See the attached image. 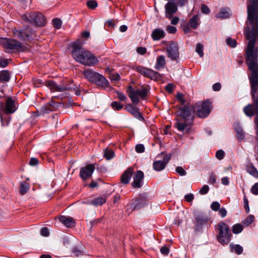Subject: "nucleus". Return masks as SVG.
Here are the masks:
<instances>
[{"label":"nucleus","mask_w":258,"mask_h":258,"mask_svg":"<svg viewBox=\"0 0 258 258\" xmlns=\"http://www.w3.org/2000/svg\"><path fill=\"white\" fill-rule=\"evenodd\" d=\"M184 199L186 202H191L193 201L194 199V195H192V194L186 195L184 196Z\"/></svg>","instance_id":"61"},{"label":"nucleus","mask_w":258,"mask_h":258,"mask_svg":"<svg viewBox=\"0 0 258 258\" xmlns=\"http://www.w3.org/2000/svg\"><path fill=\"white\" fill-rule=\"evenodd\" d=\"M29 189V184L25 181L22 182L20 187V192L22 195L25 194Z\"/></svg>","instance_id":"36"},{"label":"nucleus","mask_w":258,"mask_h":258,"mask_svg":"<svg viewBox=\"0 0 258 258\" xmlns=\"http://www.w3.org/2000/svg\"><path fill=\"white\" fill-rule=\"evenodd\" d=\"M171 154H166L163 158V160H157L155 161L153 164V167L154 170L157 171H161L163 170L168 162L170 160Z\"/></svg>","instance_id":"16"},{"label":"nucleus","mask_w":258,"mask_h":258,"mask_svg":"<svg viewBox=\"0 0 258 258\" xmlns=\"http://www.w3.org/2000/svg\"><path fill=\"white\" fill-rule=\"evenodd\" d=\"M133 168L131 167L126 170L120 177L121 182L125 184L128 183L133 175Z\"/></svg>","instance_id":"23"},{"label":"nucleus","mask_w":258,"mask_h":258,"mask_svg":"<svg viewBox=\"0 0 258 258\" xmlns=\"http://www.w3.org/2000/svg\"><path fill=\"white\" fill-rule=\"evenodd\" d=\"M51 99H53V98H51ZM61 103L60 102L55 101L51 99L49 103L46 104L41 107V112L43 114L48 113L50 111L57 109L58 107L61 105Z\"/></svg>","instance_id":"19"},{"label":"nucleus","mask_w":258,"mask_h":258,"mask_svg":"<svg viewBox=\"0 0 258 258\" xmlns=\"http://www.w3.org/2000/svg\"><path fill=\"white\" fill-rule=\"evenodd\" d=\"M230 250L232 252H234L235 253L238 255L241 254L243 250V247L239 244L234 245L233 244L231 243L230 244Z\"/></svg>","instance_id":"32"},{"label":"nucleus","mask_w":258,"mask_h":258,"mask_svg":"<svg viewBox=\"0 0 258 258\" xmlns=\"http://www.w3.org/2000/svg\"><path fill=\"white\" fill-rule=\"evenodd\" d=\"M144 177V173L141 170H138L135 172L134 176V181L132 182V186L134 188H140L142 187L143 179Z\"/></svg>","instance_id":"20"},{"label":"nucleus","mask_w":258,"mask_h":258,"mask_svg":"<svg viewBox=\"0 0 258 258\" xmlns=\"http://www.w3.org/2000/svg\"><path fill=\"white\" fill-rule=\"evenodd\" d=\"M39 160L36 158H31L29 161V164L31 166H35L38 164Z\"/></svg>","instance_id":"64"},{"label":"nucleus","mask_w":258,"mask_h":258,"mask_svg":"<svg viewBox=\"0 0 258 258\" xmlns=\"http://www.w3.org/2000/svg\"><path fill=\"white\" fill-rule=\"evenodd\" d=\"M166 16L168 19H171L173 14L177 10V6L173 3L168 2L165 6Z\"/></svg>","instance_id":"21"},{"label":"nucleus","mask_w":258,"mask_h":258,"mask_svg":"<svg viewBox=\"0 0 258 258\" xmlns=\"http://www.w3.org/2000/svg\"><path fill=\"white\" fill-rule=\"evenodd\" d=\"M137 52L141 55L145 54L147 52V49L144 47H139L137 48Z\"/></svg>","instance_id":"60"},{"label":"nucleus","mask_w":258,"mask_h":258,"mask_svg":"<svg viewBox=\"0 0 258 258\" xmlns=\"http://www.w3.org/2000/svg\"><path fill=\"white\" fill-rule=\"evenodd\" d=\"M41 235L43 236L47 237L49 234L48 229L47 227H43L40 231Z\"/></svg>","instance_id":"56"},{"label":"nucleus","mask_w":258,"mask_h":258,"mask_svg":"<svg viewBox=\"0 0 258 258\" xmlns=\"http://www.w3.org/2000/svg\"><path fill=\"white\" fill-rule=\"evenodd\" d=\"M106 202V198L105 197H101L97 198H95L94 200H92L90 202L91 205H93L95 207H97L98 206H102Z\"/></svg>","instance_id":"29"},{"label":"nucleus","mask_w":258,"mask_h":258,"mask_svg":"<svg viewBox=\"0 0 258 258\" xmlns=\"http://www.w3.org/2000/svg\"><path fill=\"white\" fill-rule=\"evenodd\" d=\"M165 64V56L163 55H160L157 58L156 63L155 65V69L156 70H160L163 68Z\"/></svg>","instance_id":"28"},{"label":"nucleus","mask_w":258,"mask_h":258,"mask_svg":"<svg viewBox=\"0 0 258 258\" xmlns=\"http://www.w3.org/2000/svg\"><path fill=\"white\" fill-rule=\"evenodd\" d=\"M137 71L141 74L149 78L151 76L152 70L139 66L137 68Z\"/></svg>","instance_id":"31"},{"label":"nucleus","mask_w":258,"mask_h":258,"mask_svg":"<svg viewBox=\"0 0 258 258\" xmlns=\"http://www.w3.org/2000/svg\"><path fill=\"white\" fill-rule=\"evenodd\" d=\"M230 16V14L228 10L222 9L216 15V17L220 19L227 18Z\"/></svg>","instance_id":"37"},{"label":"nucleus","mask_w":258,"mask_h":258,"mask_svg":"<svg viewBox=\"0 0 258 258\" xmlns=\"http://www.w3.org/2000/svg\"><path fill=\"white\" fill-rule=\"evenodd\" d=\"M135 150L137 153H142L145 151V147L143 144H137L136 146Z\"/></svg>","instance_id":"51"},{"label":"nucleus","mask_w":258,"mask_h":258,"mask_svg":"<svg viewBox=\"0 0 258 258\" xmlns=\"http://www.w3.org/2000/svg\"><path fill=\"white\" fill-rule=\"evenodd\" d=\"M191 123H188L184 120L177 117L176 121L174 124V127L179 131L183 132L186 129L188 131L189 129L188 126Z\"/></svg>","instance_id":"22"},{"label":"nucleus","mask_w":258,"mask_h":258,"mask_svg":"<svg viewBox=\"0 0 258 258\" xmlns=\"http://www.w3.org/2000/svg\"><path fill=\"white\" fill-rule=\"evenodd\" d=\"M220 208V204L218 202H213L211 205V208L213 211H218Z\"/></svg>","instance_id":"49"},{"label":"nucleus","mask_w":258,"mask_h":258,"mask_svg":"<svg viewBox=\"0 0 258 258\" xmlns=\"http://www.w3.org/2000/svg\"><path fill=\"white\" fill-rule=\"evenodd\" d=\"M103 220V218H100L98 219H96L93 221L90 222V229L91 230L94 225H96L100 223Z\"/></svg>","instance_id":"50"},{"label":"nucleus","mask_w":258,"mask_h":258,"mask_svg":"<svg viewBox=\"0 0 258 258\" xmlns=\"http://www.w3.org/2000/svg\"><path fill=\"white\" fill-rule=\"evenodd\" d=\"M23 18L27 22L38 26H44L46 23L44 16L38 12H30L23 15Z\"/></svg>","instance_id":"10"},{"label":"nucleus","mask_w":258,"mask_h":258,"mask_svg":"<svg viewBox=\"0 0 258 258\" xmlns=\"http://www.w3.org/2000/svg\"><path fill=\"white\" fill-rule=\"evenodd\" d=\"M176 172L181 176H184L186 174L185 170L180 166H178L176 168Z\"/></svg>","instance_id":"53"},{"label":"nucleus","mask_w":258,"mask_h":258,"mask_svg":"<svg viewBox=\"0 0 258 258\" xmlns=\"http://www.w3.org/2000/svg\"><path fill=\"white\" fill-rule=\"evenodd\" d=\"M244 207L246 212L248 213L249 212V208L248 206V201L246 197H244Z\"/></svg>","instance_id":"62"},{"label":"nucleus","mask_w":258,"mask_h":258,"mask_svg":"<svg viewBox=\"0 0 258 258\" xmlns=\"http://www.w3.org/2000/svg\"><path fill=\"white\" fill-rule=\"evenodd\" d=\"M235 131L237 134V139L239 141L244 140V134L242 129L240 127H237L235 128Z\"/></svg>","instance_id":"39"},{"label":"nucleus","mask_w":258,"mask_h":258,"mask_svg":"<svg viewBox=\"0 0 258 258\" xmlns=\"http://www.w3.org/2000/svg\"><path fill=\"white\" fill-rule=\"evenodd\" d=\"M95 168L94 164H88L85 167L81 168L80 171V176L82 180L85 181L91 177Z\"/></svg>","instance_id":"17"},{"label":"nucleus","mask_w":258,"mask_h":258,"mask_svg":"<svg viewBox=\"0 0 258 258\" xmlns=\"http://www.w3.org/2000/svg\"><path fill=\"white\" fill-rule=\"evenodd\" d=\"M148 204V199L146 195H140L138 198L131 201L130 205L132 210H138Z\"/></svg>","instance_id":"14"},{"label":"nucleus","mask_w":258,"mask_h":258,"mask_svg":"<svg viewBox=\"0 0 258 258\" xmlns=\"http://www.w3.org/2000/svg\"><path fill=\"white\" fill-rule=\"evenodd\" d=\"M87 5L90 9H94L97 6V3L95 1L90 0L87 2Z\"/></svg>","instance_id":"48"},{"label":"nucleus","mask_w":258,"mask_h":258,"mask_svg":"<svg viewBox=\"0 0 258 258\" xmlns=\"http://www.w3.org/2000/svg\"><path fill=\"white\" fill-rule=\"evenodd\" d=\"M59 221L67 227H72L75 226V221L73 218L60 216L58 217Z\"/></svg>","instance_id":"24"},{"label":"nucleus","mask_w":258,"mask_h":258,"mask_svg":"<svg viewBox=\"0 0 258 258\" xmlns=\"http://www.w3.org/2000/svg\"><path fill=\"white\" fill-rule=\"evenodd\" d=\"M256 62H247L248 69L251 72L249 77L251 97H255L258 92V72Z\"/></svg>","instance_id":"7"},{"label":"nucleus","mask_w":258,"mask_h":258,"mask_svg":"<svg viewBox=\"0 0 258 258\" xmlns=\"http://www.w3.org/2000/svg\"><path fill=\"white\" fill-rule=\"evenodd\" d=\"M177 118L184 120L188 123H192L195 112L192 105L187 103L182 107H180L176 111Z\"/></svg>","instance_id":"9"},{"label":"nucleus","mask_w":258,"mask_h":258,"mask_svg":"<svg viewBox=\"0 0 258 258\" xmlns=\"http://www.w3.org/2000/svg\"><path fill=\"white\" fill-rule=\"evenodd\" d=\"M216 157L219 160H222L224 157V152L222 150H219L216 153Z\"/></svg>","instance_id":"54"},{"label":"nucleus","mask_w":258,"mask_h":258,"mask_svg":"<svg viewBox=\"0 0 258 258\" xmlns=\"http://www.w3.org/2000/svg\"><path fill=\"white\" fill-rule=\"evenodd\" d=\"M10 79V73L6 70H4L0 73V82H8Z\"/></svg>","instance_id":"33"},{"label":"nucleus","mask_w":258,"mask_h":258,"mask_svg":"<svg viewBox=\"0 0 258 258\" xmlns=\"http://www.w3.org/2000/svg\"><path fill=\"white\" fill-rule=\"evenodd\" d=\"M111 106L114 110L119 111L123 108V104L118 101H113L111 104Z\"/></svg>","instance_id":"41"},{"label":"nucleus","mask_w":258,"mask_h":258,"mask_svg":"<svg viewBox=\"0 0 258 258\" xmlns=\"http://www.w3.org/2000/svg\"><path fill=\"white\" fill-rule=\"evenodd\" d=\"M169 251H170L169 248L166 246H162L160 248L161 253L162 254L165 255H168L169 253Z\"/></svg>","instance_id":"57"},{"label":"nucleus","mask_w":258,"mask_h":258,"mask_svg":"<svg viewBox=\"0 0 258 258\" xmlns=\"http://www.w3.org/2000/svg\"><path fill=\"white\" fill-rule=\"evenodd\" d=\"M0 43L4 48L10 51L13 50L21 52L27 51L29 49V45H23L15 39L3 38L1 39Z\"/></svg>","instance_id":"5"},{"label":"nucleus","mask_w":258,"mask_h":258,"mask_svg":"<svg viewBox=\"0 0 258 258\" xmlns=\"http://www.w3.org/2000/svg\"><path fill=\"white\" fill-rule=\"evenodd\" d=\"M125 109L135 118L141 121L144 120V118L140 112V109L138 106H134L131 103H127L125 106Z\"/></svg>","instance_id":"18"},{"label":"nucleus","mask_w":258,"mask_h":258,"mask_svg":"<svg viewBox=\"0 0 258 258\" xmlns=\"http://www.w3.org/2000/svg\"><path fill=\"white\" fill-rule=\"evenodd\" d=\"M251 192L255 195H258V182L255 183L251 188Z\"/></svg>","instance_id":"59"},{"label":"nucleus","mask_w":258,"mask_h":258,"mask_svg":"<svg viewBox=\"0 0 258 258\" xmlns=\"http://www.w3.org/2000/svg\"><path fill=\"white\" fill-rule=\"evenodd\" d=\"M73 254L75 256L83 255L84 254L83 249L81 246H76L73 248L72 250Z\"/></svg>","instance_id":"34"},{"label":"nucleus","mask_w":258,"mask_h":258,"mask_svg":"<svg viewBox=\"0 0 258 258\" xmlns=\"http://www.w3.org/2000/svg\"><path fill=\"white\" fill-rule=\"evenodd\" d=\"M167 31L169 33L174 34L176 31V28L174 26L169 25L167 27Z\"/></svg>","instance_id":"63"},{"label":"nucleus","mask_w":258,"mask_h":258,"mask_svg":"<svg viewBox=\"0 0 258 258\" xmlns=\"http://www.w3.org/2000/svg\"><path fill=\"white\" fill-rule=\"evenodd\" d=\"M151 36L154 41L159 40L165 37V32L162 29L157 28L153 30Z\"/></svg>","instance_id":"26"},{"label":"nucleus","mask_w":258,"mask_h":258,"mask_svg":"<svg viewBox=\"0 0 258 258\" xmlns=\"http://www.w3.org/2000/svg\"><path fill=\"white\" fill-rule=\"evenodd\" d=\"M195 113L200 118L207 117L211 112L212 107L211 102L209 99L204 102L199 101L192 105Z\"/></svg>","instance_id":"8"},{"label":"nucleus","mask_w":258,"mask_h":258,"mask_svg":"<svg viewBox=\"0 0 258 258\" xmlns=\"http://www.w3.org/2000/svg\"><path fill=\"white\" fill-rule=\"evenodd\" d=\"M250 2L253 5L247 6V18L252 29L246 33V37L249 41L245 52L247 62L257 61L258 56L257 48L254 47L258 35V0Z\"/></svg>","instance_id":"1"},{"label":"nucleus","mask_w":258,"mask_h":258,"mask_svg":"<svg viewBox=\"0 0 258 258\" xmlns=\"http://www.w3.org/2000/svg\"><path fill=\"white\" fill-rule=\"evenodd\" d=\"M149 78L153 80H160L161 79V76L158 72L152 70L151 76Z\"/></svg>","instance_id":"42"},{"label":"nucleus","mask_w":258,"mask_h":258,"mask_svg":"<svg viewBox=\"0 0 258 258\" xmlns=\"http://www.w3.org/2000/svg\"><path fill=\"white\" fill-rule=\"evenodd\" d=\"M167 56L172 60H177L179 57V47L177 43L172 42L166 49Z\"/></svg>","instance_id":"15"},{"label":"nucleus","mask_w":258,"mask_h":258,"mask_svg":"<svg viewBox=\"0 0 258 258\" xmlns=\"http://www.w3.org/2000/svg\"><path fill=\"white\" fill-rule=\"evenodd\" d=\"M201 9V11L203 14H208L210 12V9L204 4L202 5Z\"/></svg>","instance_id":"58"},{"label":"nucleus","mask_w":258,"mask_h":258,"mask_svg":"<svg viewBox=\"0 0 258 258\" xmlns=\"http://www.w3.org/2000/svg\"><path fill=\"white\" fill-rule=\"evenodd\" d=\"M14 33L16 37L24 40H29L36 37L35 32L27 27L21 30H15Z\"/></svg>","instance_id":"13"},{"label":"nucleus","mask_w":258,"mask_h":258,"mask_svg":"<svg viewBox=\"0 0 258 258\" xmlns=\"http://www.w3.org/2000/svg\"><path fill=\"white\" fill-rule=\"evenodd\" d=\"M253 98V103L245 106L243 109V111L245 114L249 117L253 116L254 114H256L255 122L256 125V134L258 136V98Z\"/></svg>","instance_id":"11"},{"label":"nucleus","mask_w":258,"mask_h":258,"mask_svg":"<svg viewBox=\"0 0 258 258\" xmlns=\"http://www.w3.org/2000/svg\"><path fill=\"white\" fill-rule=\"evenodd\" d=\"M84 75L90 82L94 83L98 87L107 88L110 91L115 92V90L109 86V83L108 80L102 75L90 69L84 70ZM116 93L117 94L118 97H124L118 91L116 92Z\"/></svg>","instance_id":"4"},{"label":"nucleus","mask_w":258,"mask_h":258,"mask_svg":"<svg viewBox=\"0 0 258 258\" xmlns=\"http://www.w3.org/2000/svg\"><path fill=\"white\" fill-rule=\"evenodd\" d=\"M73 57L78 62L88 66H92L97 63L98 59L90 51L82 48V43L76 41L72 44Z\"/></svg>","instance_id":"3"},{"label":"nucleus","mask_w":258,"mask_h":258,"mask_svg":"<svg viewBox=\"0 0 258 258\" xmlns=\"http://www.w3.org/2000/svg\"><path fill=\"white\" fill-rule=\"evenodd\" d=\"M148 90L147 87L137 89L133 91L132 94H129V97H146L148 95Z\"/></svg>","instance_id":"25"},{"label":"nucleus","mask_w":258,"mask_h":258,"mask_svg":"<svg viewBox=\"0 0 258 258\" xmlns=\"http://www.w3.org/2000/svg\"><path fill=\"white\" fill-rule=\"evenodd\" d=\"M52 25L56 29H59L61 27L62 22L58 18H54L52 20Z\"/></svg>","instance_id":"43"},{"label":"nucleus","mask_w":258,"mask_h":258,"mask_svg":"<svg viewBox=\"0 0 258 258\" xmlns=\"http://www.w3.org/2000/svg\"><path fill=\"white\" fill-rule=\"evenodd\" d=\"M207 220L201 217H198L196 219V227L195 230L196 231H200L202 229L203 226L206 224Z\"/></svg>","instance_id":"27"},{"label":"nucleus","mask_w":258,"mask_h":258,"mask_svg":"<svg viewBox=\"0 0 258 258\" xmlns=\"http://www.w3.org/2000/svg\"><path fill=\"white\" fill-rule=\"evenodd\" d=\"M114 156V152L113 150L109 148H106L104 151V157L108 160L112 159Z\"/></svg>","instance_id":"35"},{"label":"nucleus","mask_w":258,"mask_h":258,"mask_svg":"<svg viewBox=\"0 0 258 258\" xmlns=\"http://www.w3.org/2000/svg\"><path fill=\"white\" fill-rule=\"evenodd\" d=\"M34 85L38 87L40 85H43L48 87L52 92H64L66 91H74L76 96L83 95L81 91L79 89H76V86L73 84L72 81L68 80H62L57 84L53 80H48L43 82L40 79H35L33 80Z\"/></svg>","instance_id":"2"},{"label":"nucleus","mask_w":258,"mask_h":258,"mask_svg":"<svg viewBox=\"0 0 258 258\" xmlns=\"http://www.w3.org/2000/svg\"><path fill=\"white\" fill-rule=\"evenodd\" d=\"M219 231L217 236L218 241L222 245L227 244L231 240L232 234L227 224L224 222L219 223L217 225Z\"/></svg>","instance_id":"6"},{"label":"nucleus","mask_w":258,"mask_h":258,"mask_svg":"<svg viewBox=\"0 0 258 258\" xmlns=\"http://www.w3.org/2000/svg\"><path fill=\"white\" fill-rule=\"evenodd\" d=\"M247 171L249 174H250L252 176L255 177H258V171L257 169L252 165L247 167Z\"/></svg>","instance_id":"40"},{"label":"nucleus","mask_w":258,"mask_h":258,"mask_svg":"<svg viewBox=\"0 0 258 258\" xmlns=\"http://www.w3.org/2000/svg\"><path fill=\"white\" fill-rule=\"evenodd\" d=\"M243 226L240 224H236L233 225L232 230L234 234H238L242 231Z\"/></svg>","instance_id":"38"},{"label":"nucleus","mask_w":258,"mask_h":258,"mask_svg":"<svg viewBox=\"0 0 258 258\" xmlns=\"http://www.w3.org/2000/svg\"><path fill=\"white\" fill-rule=\"evenodd\" d=\"M175 87V86L173 84L169 83L165 87V90L168 93V95H170L174 90Z\"/></svg>","instance_id":"47"},{"label":"nucleus","mask_w":258,"mask_h":258,"mask_svg":"<svg viewBox=\"0 0 258 258\" xmlns=\"http://www.w3.org/2000/svg\"><path fill=\"white\" fill-rule=\"evenodd\" d=\"M203 48L204 46L201 43H198L197 44L196 51L199 54L200 57H203L204 55Z\"/></svg>","instance_id":"45"},{"label":"nucleus","mask_w":258,"mask_h":258,"mask_svg":"<svg viewBox=\"0 0 258 258\" xmlns=\"http://www.w3.org/2000/svg\"><path fill=\"white\" fill-rule=\"evenodd\" d=\"M19 107V103L13 98H7L4 103V113L11 114L15 112Z\"/></svg>","instance_id":"12"},{"label":"nucleus","mask_w":258,"mask_h":258,"mask_svg":"<svg viewBox=\"0 0 258 258\" xmlns=\"http://www.w3.org/2000/svg\"><path fill=\"white\" fill-rule=\"evenodd\" d=\"M190 27L193 29H196L199 25V18L198 15H194L189 21Z\"/></svg>","instance_id":"30"},{"label":"nucleus","mask_w":258,"mask_h":258,"mask_svg":"<svg viewBox=\"0 0 258 258\" xmlns=\"http://www.w3.org/2000/svg\"><path fill=\"white\" fill-rule=\"evenodd\" d=\"M254 220V216L250 215L243 221V223L246 226H248L253 222Z\"/></svg>","instance_id":"44"},{"label":"nucleus","mask_w":258,"mask_h":258,"mask_svg":"<svg viewBox=\"0 0 258 258\" xmlns=\"http://www.w3.org/2000/svg\"><path fill=\"white\" fill-rule=\"evenodd\" d=\"M209 187L207 185H204L200 189L199 192L201 195H205L208 192Z\"/></svg>","instance_id":"55"},{"label":"nucleus","mask_w":258,"mask_h":258,"mask_svg":"<svg viewBox=\"0 0 258 258\" xmlns=\"http://www.w3.org/2000/svg\"><path fill=\"white\" fill-rule=\"evenodd\" d=\"M109 78L112 81H118L120 79V77L118 73H110Z\"/></svg>","instance_id":"52"},{"label":"nucleus","mask_w":258,"mask_h":258,"mask_svg":"<svg viewBox=\"0 0 258 258\" xmlns=\"http://www.w3.org/2000/svg\"><path fill=\"white\" fill-rule=\"evenodd\" d=\"M226 43L227 45L230 46L231 47H235L237 45L236 41L235 39H232L230 37H228L226 39Z\"/></svg>","instance_id":"46"}]
</instances>
